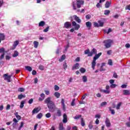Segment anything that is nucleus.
Segmentation results:
<instances>
[{
	"mask_svg": "<svg viewBox=\"0 0 130 130\" xmlns=\"http://www.w3.org/2000/svg\"><path fill=\"white\" fill-rule=\"evenodd\" d=\"M18 92H24L25 91V89L23 88H19L18 89Z\"/></svg>",
	"mask_w": 130,
	"mask_h": 130,
	"instance_id": "obj_46",
	"label": "nucleus"
},
{
	"mask_svg": "<svg viewBox=\"0 0 130 130\" xmlns=\"http://www.w3.org/2000/svg\"><path fill=\"white\" fill-rule=\"evenodd\" d=\"M102 54V53L100 52L98 54H95V56L93 57L92 61L91 62V68L92 70H95V67H96V60L98 59L100 56Z\"/></svg>",
	"mask_w": 130,
	"mask_h": 130,
	"instance_id": "obj_3",
	"label": "nucleus"
},
{
	"mask_svg": "<svg viewBox=\"0 0 130 130\" xmlns=\"http://www.w3.org/2000/svg\"><path fill=\"white\" fill-rule=\"evenodd\" d=\"M75 102H76V99H74L72 100V102H71V105L72 106H75V105H76V104L75 103Z\"/></svg>",
	"mask_w": 130,
	"mask_h": 130,
	"instance_id": "obj_40",
	"label": "nucleus"
},
{
	"mask_svg": "<svg viewBox=\"0 0 130 130\" xmlns=\"http://www.w3.org/2000/svg\"><path fill=\"white\" fill-rule=\"evenodd\" d=\"M109 83H110V84H111V85L114 84V80H113V79L110 80H109Z\"/></svg>",
	"mask_w": 130,
	"mask_h": 130,
	"instance_id": "obj_58",
	"label": "nucleus"
},
{
	"mask_svg": "<svg viewBox=\"0 0 130 130\" xmlns=\"http://www.w3.org/2000/svg\"><path fill=\"white\" fill-rule=\"evenodd\" d=\"M123 95H125L126 96H129L130 95V91L128 90H123Z\"/></svg>",
	"mask_w": 130,
	"mask_h": 130,
	"instance_id": "obj_14",
	"label": "nucleus"
},
{
	"mask_svg": "<svg viewBox=\"0 0 130 130\" xmlns=\"http://www.w3.org/2000/svg\"><path fill=\"white\" fill-rule=\"evenodd\" d=\"M93 25L95 27H99V24L97 22H94Z\"/></svg>",
	"mask_w": 130,
	"mask_h": 130,
	"instance_id": "obj_60",
	"label": "nucleus"
},
{
	"mask_svg": "<svg viewBox=\"0 0 130 130\" xmlns=\"http://www.w3.org/2000/svg\"><path fill=\"white\" fill-rule=\"evenodd\" d=\"M79 69H80V64L79 63H76L73 66L72 70L74 71V70H79Z\"/></svg>",
	"mask_w": 130,
	"mask_h": 130,
	"instance_id": "obj_12",
	"label": "nucleus"
},
{
	"mask_svg": "<svg viewBox=\"0 0 130 130\" xmlns=\"http://www.w3.org/2000/svg\"><path fill=\"white\" fill-rule=\"evenodd\" d=\"M54 90L55 91H58L59 90V87L57 85H55L54 86Z\"/></svg>",
	"mask_w": 130,
	"mask_h": 130,
	"instance_id": "obj_48",
	"label": "nucleus"
},
{
	"mask_svg": "<svg viewBox=\"0 0 130 130\" xmlns=\"http://www.w3.org/2000/svg\"><path fill=\"white\" fill-rule=\"evenodd\" d=\"M5 36L3 34H0V43L2 40H5Z\"/></svg>",
	"mask_w": 130,
	"mask_h": 130,
	"instance_id": "obj_20",
	"label": "nucleus"
},
{
	"mask_svg": "<svg viewBox=\"0 0 130 130\" xmlns=\"http://www.w3.org/2000/svg\"><path fill=\"white\" fill-rule=\"evenodd\" d=\"M25 104V101H22L20 105V108H23L24 107V105Z\"/></svg>",
	"mask_w": 130,
	"mask_h": 130,
	"instance_id": "obj_33",
	"label": "nucleus"
},
{
	"mask_svg": "<svg viewBox=\"0 0 130 130\" xmlns=\"http://www.w3.org/2000/svg\"><path fill=\"white\" fill-rule=\"evenodd\" d=\"M121 88H122V89H125V88H126V85L125 84H123L121 85Z\"/></svg>",
	"mask_w": 130,
	"mask_h": 130,
	"instance_id": "obj_63",
	"label": "nucleus"
},
{
	"mask_svg": "<svg viewBox=\"0 0 130 130\" xmlns=\"http://www.w3.org/2000/svg\"><path fill=\"white\" fill-rule=\"evenodd\" d=\"M43 115L42 114V113H40L39 114L37 115V118L40 119V118H41V117H42Z\"/></svg>",
	"mask_w": 130,
	"mask_h": 130,
	"instance_id": "obj_35",
	"label": "nucleus"
},
{
	"mask_svg": "<svg viewBox=\"0 0 130 130\" xmlns=\"http://www.w3.org/2000/svg\"><path fill=\"white\" fill-rule=\"evenodd\" d=\"M117 77H118V76H117V74H116V73H114L113 77L117 79Z\"/></svg>",
	"mask_w": 130,
	"mask_h": 130,
	"instance_id": "obj_64",
	"label": "nucleus"
},
{
	"mask_svg": "<svg viewBox=\"0 0 130 130\" xmlns=\"http://www.w3.org/2000/svg\"><path fill=\"white\" fill-rule=\"evenodd\" d=\"M99 23V27H103V25H104V22H103L101 20H99L98 21Z\"/></svg>",
	"mask_w": 130,
	"mask_h": 130,
	"instance_id": "obj_25",
	"label": "nucleus"
},
{
	"mask_svg": "<svg viewBox=\"0 0 130 130\" xmlns=\"http://www.w3.org/2000/svg\"><path fill=\"white\" fill-rule=\"evenodd\" d=\"M108 64H109V66H112V60L111 59H109L108 60Z\"/></svg>",
	"mask_w": 130,
	"mask_h": 130,
	"instance_id": "obj_47",
	"label": "nucleus"
},
{
	"mask_svg": "<svg viewBox=\"0 0 130 130\" xmlns=\"http://www.w3.org/2000/svg\"><path fill=\"white\" fill-rule=\"evenodd\" d=\"M13 121H14V122H15V123H13V126H14V125H16V123H17V122H18V120H17V119L14 118V119H13Z\"/></svg>",
	"mask_w": 130,
	"mask_h": 130,
	"instance_id": "obj_44",
	"label": "nucleus"
},
{
	"mask_svg": "<svg viewBox=\"0 0 130 130\" xmlns=\"http://www.w3.org/2000/svg\"><path fill=\"white\" fill-rule=\"evenodd\" d=\"M70 47V45L69 44H68L66 47H65V50L64 51V52H67V50H68V48H69V47Z\"/></svg>",
	"mask_w": 130,
	"mask_h": 130,
	"instance_id": "obj_53",
	"label": "nucleus"
},
{
	"mask_svg": "<svg viewBox=\"0 0 130 130\" xmlns=\"http://www.w3.org/2000/svg\"><path fill=\"white\" fill-rule=\"evenodd\" d=\"M34 45L35 48H37L38 47V45H39V43L36 41L34 42Z\"/></svg>",
	"mask_w": 130,
	"mask_h": 130,
	"instance_id": "obj_24",
	"label": "nucleus"
},
{
	"mask_svg": "<svg viewBox=\"0 0 130 130\" xmlns=\"http://www.w3.org/2000/svg\"><path fill=\"white\" fill-rule=\"evenodd\" d=\"M110 5H111V3L109 2V1H107L105 5V7L106 9H108V8L110 7Z\"/></svg>",
	"mask_w": 130,
	"mask_h": 130,
	"instance_id": "obj_19",
	"label": "nucleus"
},
{
	"mask_svg": "<svg viewBox=\"0 0 130 130\" xmlns=\"http://www.w3.org/2000/svg\"><path fill=\"white\" fill-rule=\"evenodd\" d=\"M57 115L59 117L61 115V111L60 110H57Z\"/></svg>",
	"mask_w": 130,
	"mask_h": 130,
	"instance_id": "obj_37",
	"label": "nucleus"
},
{
	"mask_svg": "<svg viewBox=\"0 0 130 130\" xmlns=\"http://www.w3.org/2000/svg\"><path fill=\"white\" fill-rule=\"evenodd\" d=\"M45 25V22L42 21L39 23V27H43Z\"/></svg>",
	"mask_w": 130,
	"mask_h": 130,
	"instance_id": "obj_28",
	"label": "nucleus"
},
{
	"mask_svg": "<svg viewBox=\"0 0 130 130\" xmlns=\"http://www.w3.org/2000/svg\"><path fill=\"white\" fill-rule=\"evenodd\" d=\"M125 10H128L129 11H130V5H127L125 7Z\"/></svg>",
	"mask_w": 130,
	"mask_h": 130,
	"instance_id": "obj_61",
	"label": "nucleus"
},
{
	"mask_svg": "<svg viewBox=\"0 0 130 130\" xmlns=\"http://www.w3.org/2000/svg\"><path fill=\"white\" fill-rule=\"evenodd\" d=\"M23 126H24V122H21L20 123V125L18 128V130H21V129L22 128V127H23Z\"/></svg>",
	"mask_w": 130,
	"mask_h": 130,
	"instance_id": "obj_41",
	"label": "nucleus"
},
{
	"mask_svg": "<svg viewBox=\"0 0 130 130\" xmlns=\"http://www.w3.org/2000/svg\"><path fill=\"white\" fill-rule=\"evenodd\" d=\"M101 115L100 114H96L95 115V118H101Z\"/></svg>",
	"mask_w": 130,
	"mask_h": 130,
	"instance_id": "obj_57",
	"label": "nucleus"
},
{
	"mask_svg": "<svg viewBox=\"0 0 130 130\" xmlns=\"http://www.w3.org/2000/svg\"><path fill=\"white\" fill-rule=\"evenodd\" d=\"M63 68L64 69V70H67V68H68V64H67L66 62H64L63 64Z\"/></svg>",
	"mask_w": 130,
	"mask_h": 130,
	"instance_id": "obj_42",
	"label": "nucleus"
},
{
	"mask_svg": "<svg viewBox=\"0 0 130 130\" xmlns=\"http://www.w3.org/2000/svg\"><path fill=\"white\" fill-rule=\"evenodd\" d=\"M19 44V41H16L14 42V44L13 45V48L12 49V50H14L16 47H17V46Z\"/></svg>",
	"mask_w": 130,
	"mask_h": 130,
	"instance_id": "obj_16",
	"label": "nucleus"
},
{
	"mask_svg": "<svg viewBox=\"0 0 130 130\" xmlns=\"http://www.w3.org/2000/svg\"><path fill=\"white\" fill-rule=\"evenodd\" d=\"M116 86H117V85H116V84H111L110 87V88H115V87H116Z\"/></svg>",
	"mask_w": 130,
	"mask_h": 130,
	"instance_id": "obj_51",
	"label": "nucleus"
},
{
	"mask_svg": "<svg viewBox=\"0 0 130 130\" xmlns=\"http://www.w3.org/2000/svg\"><path fill=\"white\" fill-rule=\"evenodd\" d=\"M97 53V50L96 49L93 48L91 52H89V54H88V56H92L93 54H96Z\"/></svg>",
	"mask_w": 130,
	"mask_h": 130,
	"instance_id": "obj_10",
	"label": "nucleus"
},
{
	"mask_svg": "<svg viewBox=\"0 0 130 130\" xmlns=\"http://www.w3.org/2000/svg\"><path fill=\"white\" fill-rule=\"evenodd\" d=\"M105 124L107 127H110L111 126V123H110V120L108 118H106Z\"/></svg>",
	"mask_w": 130,
	"mask_h": 130,
	"instance_id": "obj_9",
	"label": "nucleus"
},
{
	"mask_svg": "<svg viewBox=\"0 0 130 130\" xmlns=\"http://www.w3.org/2000/svg\"><path fill=\"white\" fill-rule=\"evenodd\" d=\"M61 103L63 107V110H66V105H64V100L63 99H61Z\"/></svg>",
	"mask_w": 130,
	"mask_h": 130,
	"instance_id": "obj_17",
	"label": "nucleus"
},
{
	"mask_svg": "<svg viewBox=\"0 0 130 130\" xmlns=\"http://www.w3.org/2000/svg\"><path fill=\"white\" fill-rule=\"evenodd\" d=\"M63 123H67L68 122V115L67 114H63V120H62Z\"/></svg>",
	"mask_w": 130,
	"mask_h": 130,
	"instance_id": "obj_11",
	"label": "nucleus"
},
{
	"mask_svg": "<svg viewBox=\"0 0 130 130\" xmlns=\"http://www.w3.org/2000/svg\"><path fill=\"white\" fill-rule=\"evenodd\" d=\"M51 116V114H50V113H48L46 114V117H47V118H49V117H50Z\"/></svg>",
	"mask_w": 130,
	"mask_h": 130,
	"instance_id": "obj_50",
	"label": "nucleus"
},
{
	"mask_svg": "<svg viewBox=\"0 0 130 130\" xmlns=\"http://www.w3.org/2000/svg\"><path fill=\"white\" fill-rule=\"evenodd\" d=\"M80 72H81L82 74H84V73H86V69L84 68H81L80 69Z\"/></svg>",
	"mask_w": 130,
	"mask_h": 130,
	"instance_id": "obj_31",
	"label": "nucleus"
},
{
	"mask_svg": "<svg viewBox=\"0 0 130 130\" xmlns=\"http://www.w3.org/2000/svg\"><path fill=\"white\" fill-rule=\"evenodd\" d=\"M49 30V26H48L43 30V32H48Z\"/></svg>",
	"mask_w": 130,
	"mask_h": 130,
	"instance_id": "obj_52",
	"label": "nucleus"
},
{
	"mask_svg": "<svg viewBox=\"0 0 130 130\" xmlns=\"http://www.w3.org/2000/svg\"><path fill=\"white\" fill-rule=\"evenodd\" d=\"M37 74V72H36V71L33 70V71H32V75L33 76H35V75H36Z\"/></svg>",
	"mask_w": 130,
	"mask_h": 130,
	"instance_id": "obj_59",
	"label": "nucleus"
},
{
	"mask_svg": "<svg viewBox=\"0 0 130 130\" xmlns=\"http://www.w3.org/2000/svg\"><path fill=\"white\" fill-rule=\"evenodd\" d=\"M59 130H64V127H63V124L62 123H60L59 124Z\"/></svg>",
	"mask_w": 130,
	"mask_h": 130,
	"instance_id": "obj_21",
	"label": "nucleus"
},
{
	"mask_svg": "<svg viewBox=\"0 0 130 130\" xmlns=\"http://www.w3.org/2000/svg\"><path fill=\"white\" fill-rule=\"evenodd\" d=\"M86 26L88 29H91V27H92V22L90 21L86 22Z\"/></svg>",
	"mask_w": 130,
	"mask_h": 130,
	"instance_id": "obj_15",
	"label": "nucleus"
},
{
	"mask_svg": "<svg viewBox=\"0 0 130 130\" xmlns=\"http://www.w3.org/2000/svg\"><path fill=\"white\" fill-rule=\"evenodd\" d=\"M26 97V95L24 94H19L18 96V99H19V100H21L22 98H25Z\"/></svg>",
	"mask_w": 130,
	"mask_h": 130,
	"instance_id": "obj_29",
	"label": "nucleus"
},
{
	"mask_svg": "<svg viewBox=\"0 0 130 130\" xmlns=\"http://www.w3.org/2000/svg\"><path fill=\"white\" fill-rule=\"evenodd\" d=\"M44 102L47 105L49 111H50V112H53L54 109H55V105L54 104V102L51 100V98H47L45 100Z\"/></svg>",
	"mask_w": 130,
	"mask_h": 130,
	"instance_id": "obj_1",
	"label": "nucleus"
},
{
	"mask_svg": "<svg viewBox=\"0 0 130 130\" xmlns=\"http://www.w3.org/2000/svg\"><path fill=\"white\" fill-rule=\"evenodd\" d=\"M25 70L28 71V72H32V68L30 66H25Z\"/></svg>",
	"mask_w": 130,
	"mask_h": 130,
	"instance_id": "obj_27",
	"label": "nucleus"
},
{
	"mask_svg": "<svg viewBox=\"0 0 130 130\" xmlns=\"http://www.w3.org/2000/svg\"><path fill=\"white\" fill-rule=\"evenodd\" d=\"M85 18H86V19H91V15L88 14V15H86Z\"/></svg>",
	"mask_w": 130,
	"mask_h": 130,
	"instance_id": "obj_54",
	"label": "nucleus"
},
{
	"mask_svg": "<svg viewBox=\"0 0 130 130\" xmlns=\"http://www.w3.org/2000/svg\"><path fill=\"white\" fill-rule=\"evenodd\" d=\"M109 109L110 111H111V114H113V115L115 114V111H114V110L112 109L111 107H109Z\"/></svg>",
	"mask_w": 130,
	"mask_h": 130,
	"instance_id": "obj_36",
	"label": "nucleus"
},
{
	"mask_svg": "<svg viewBox=\"0 0 130 130\" xmlns=\"http://www.w3.org/2000/svg\"><path fill=\"white\" fill-rule=\"evenodd\" d=\"M80 117H82V115H76L74 117V119H79V118H80Z\"/></svg>",
	"mask_w": 130,
	"mask_h": 130,
	"instance_id": "obj_38",
	"label": "nucleus"
},
{
	"mask_svg": "<svg viewBox=\"0 0 130 130\" xmlns=\"http://www.w3.org/2000/svg\"><path fill=\"white\" fill-rule=\"evenodd\" d=\"M64 59H66V55L64 54L61 56V58L60 59H59L58 60H59V61L61 62V61H63V60H64Z\"/></svg>",
	"mask_w": 130,
	"mask_h": 130,
	"instance_id": "obj_22",
	"label": "nucleus"
},
{
	"mask_svg": "<svg viewBox=\"0 0 130 130\" xmlns=\"http://www.w3.org/2000/svg\"><path fill=\"white\" fill-rule=\"evenodd\" d=\"M101 92H103V93H105V94H110V87L109 86V85H107L106 86V89H102L101 90Z\"/></svg>",
	"mask_w": 130,
	"mask_h": 130,
	"instance_id": "obj_5",
	"label": "nucleus"
},
{
	"mask_svg": "<svg viewBox=\"0 0 130 130\" xmlns=\"http://www.w3.org/2000/svg\"><path fill=\"white\" fill-rule=\"evenodd\" d=\"M84 0H76L75 2H72V7L73 10H76L77 9H81L82 6L84 5Z\"/></svg>",
	"mask_w": 130,
	"mask_h": 130,
	"instance_id": "obj_2",
	"label": "nucleus"
},
{
	"mask_svg": "<svg viewBox=\"0 0 130 130\" xmlns=\"http://www.w3.org/2000/svg\"><path fill=\"white\" fill-rule=\"evenodd\" d=\"M81 123L82 126H85V121H84V119L83 118H81Z\"/></svg>",
	"mask_w": 130,
	"mask_h": 130,
	"instance_id": "obj_39",
	"label": "nucleus"
},
{
	"mask_svg": "<svg viewBox=\"0 0 130 130\" xmlns=\"http://www.w3.org/2000/svg\"><path fill=\"white\" fill-rule=\"evenodd\" d=\"M121 104H122L121 102H120V103H119L117 104V106H116V109H117V110L120 109V106H121Z\"/></svg>",
	"mask_w": 130,
	"mask_h": 130,
	"instance_id": "obj_34",
	"label": "nucleus"
},
{
	"mask_svg": "<svg viewBox=\"0 0 130 130\" xmlns=\"http://www.w3.org/2000/svg\"><path fill=\"white\" fill-rule=\"evenodd\" d=\"M40 107L35 108L32 111V114H35V113H38L40 111Z\"/></svg>",
	"mask_w": 130,
	"mask_h": 130,
	"instance_id": "obj_13",
	"label": "nucleus"
},
{
	"mask_svg": "<svg viewBox=\"0 0 130 130\" xmlns=\"http://www.w3.org/2000/svg\"><path fill=\"white\" fill-rule=\"evenodd\" d=\"M86 96H87V93H85L84 95H83L81 98L82 100H85V98H86Z\"/></svg>",
	"mask_w": 130,
	"mask_h": 130,
	"instance_id": "obj_62",
	"label": "nucleus"
},
{
	"mask_svg": "<svg viewBox=\"0 0 130 130\" xmlns=\"http://www.w3.org/2000/svg\"><path fill=\"white\" fill-rule=\"evenodd\" d=\"M110 14V10H106L104 11V15H108Z\"/></svg>",
	"mask_w": 130,
	"mask_h": 130,
	"instance_id": "obj_32",
	"label": "nucleus"
},
{
	"mask_svg": "<svg viewBox=\"0 0 130 130\" xmlns=\"http://www.w3.org/2000/svg\"><path fill=\"white\" fill-rule=\"evenodd\" d=\"M107 104V103L106 102H102L101 104V106H105Z\"/></svg>",
	"mask_w": 130,
	"mask_h": 130,
	"instance_id": "obj_56",
	"label": "nucleus"
},
{
	"mask_svg": "<svg viewBox=\"0 0 130 130\" xmlns=\"http://www.w3.org/2000/svg\"><path fill=\"white\" fill-rule=\"evenodd\" d=\"M72 26L73 27H74V30H78L80 29V25L77 24L75 21L72 22Z\"/></svg>",
	"mask_w": 130,
	"mask_h": 130,
	"instance_id": "obj_7",
	"label": "nucleus"
},
{
	"mask_svg": "<svg viewBox=\"0 0 130 130\" xmlns=\"http://www.w3.org/2000/svg\"><path fill=\"white\" fill-rule=\"evenodd\" d=\"M74 17V19H75V21H76V22H77L78 23H81V21L80 19V18H79V17L77 16L76 15H75Z\"/></svg>",
	"mask_w": 130,
	"mask_h": 130,
	"instance_id": "obj_18",
	"label": "nucleus"
},
{
	"mask_svg": "<svg viewBox=\"0 0 130 130\" xmlns=\"http://www.w3.org/2000/svg\"><path fill=\"white\" fill-rule=\"evenodd\" d=\"M82 80H83V82H84V83H86L87 82V81H88V79H87V76H83L82 77Z\"/></svg>",
	"mask_w": 130,
	"mask_h": 130,
	"instance_id": "obj_30",
	"label": "nucleus"
},
{
	"mask_svg": "<svg viewBox=\"0 0 130 130\" xmlns=\"http://www.w3.org/2000/svg\"><path fill=\"white\" fill-rule=\"evenodd\" d=\"M104 45L106 48L111 47V45L113 43V41L112 40H107L104 41Z\"/></svg>",
	"mask_w": 130,
	"mask_h": 130,
	"instance_id": "obj_4",
	"label": "nucleus"
},
{
	"mask_svg": "<svg viewBox=\"0 0 130 130\" xmlns=\"http://www.w3.org/2000/svg\"><path fill=\"white\" fill-rule=\"evenodd\" d=\"M54 96L57 98H59V97H60V93H59L58 92H55L54 93Z\"/></svg>",
	"mask_w": 130,
	"mask_h": 130,
	"instance_id": "obj_26",
	"label": "nucleus"
},
{
	"mask_svg": "<svg viewBox=\"0 0 130 130\" xmlns=\"http://www.w3.org/2000/svg\"><path fill=\"white\" fill-rule=\"evenodd\" d=\"M4 80L7 81L8 83H11V78H12V75L8 76V74H6L4 75Z\"/></svg>",
	"mask_w": 130,
	"mask_h": 130,
	"instance_id": "obj_6",
	"label": "nucleus"
},
{
	"mask_svg": "<svg viewBox=\"0 0 130 130\" xmlns=\"http://www.w3.org/2000/svg\"><path fill=\"white\" fill-rule=\"evenodd\" d=\"M0 53H5V48H0Z\"/></svg>",
	"mask_w": 130,
	"mask_h": 130,
	"instance_id": "obj_45",
	"label": "nucleus"
},
{
	"mask_svg": "<svg viewBox=\"0 0 130 130\" xmlns=\"http://www.w3.org/2000/svg\"><path fill=\"white\" fill-rule=\"evenodd\" d=\"M4 57H5V53L1 55L0 60H2V59H4Z\"/></svg>",
	"mask_w": 130,
	"mask_h": 130,
	"instance_id": "obj_55",
	"label": "nucleus"
},
{
	"mask_svg": "<svg viewBox=\"0 0 130 130\" xmlns=\"http://www.w3.org/2000/svg\"><path fill=\"white\" fill-rule=\"evenodd\" d=\"M90 53V50L89 49L84 51L85 54H89Z\"/></svg>",
	"mask_w": 130,
	"mask_h": 130,
	"instance_id": "obj_43",
	"label": "nucleus"
},
{
	"mask_svg": "<svg viewBox=\"0 0 130 130\" xmlns=\"http://www.w3.org/2000/svg\"><path fill=\"white\" fill-rule=\"evenodd\" d=\"M19 55V52L17 51H14V54L12 55L13 57H17Z\"/></svg>",
	"mask_w": 130,
	"mask_h": 130,
	"instance_id": "obj_23",
	"label": "nucleus"
},
{
	"mask_svg": "<svg viewBox=\"0 0 130 130\" xmlns=\"http://www.w3.org/2000/svg\"><path fill=\"white\" fill-rule=\"evenodd\" d=\"M39 69V70H41V71H43V70H44V66L42 65H40Z\"/></svg>",
	"mask_w": 130,
	"mask_h": 130,
	"instance_id": "obj_49",
	"label": "nucleus"
},
{
	"mask_svg": "<svg viewBox=\"0 0 130 130\" xmlns=\"http://www.w3.org/2000/svg\"><path fill=\"white\" fill-rule=\"evenodd\" d=\"M71 27H72V23H71L70 22L67 21L64 23L63 28L69 29V28H71Z\"/></svg>",
	"mask_w": 130,
	"mask_h": 130,
	"instance_id": "obj_8",
	"label": "nucleus"
}]
</instances>
